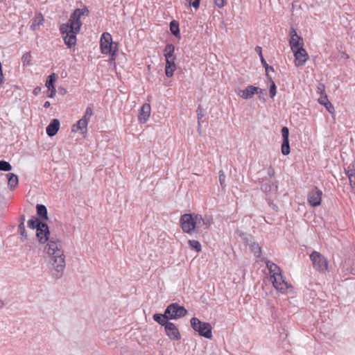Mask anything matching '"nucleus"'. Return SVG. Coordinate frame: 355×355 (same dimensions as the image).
Listing matches in <instances>:
<instances>
[{"label":"nucleus","instance_id":"obj_1","mask_svg":"<svg viewBox=\"0 0 355 355\" xmlns=\"http://www.w3.org/2000/svg\"><path fill=\"white\" fill-rule=\"evenodd\" d=\"M36 237L40 244L46 243L44 252L47 254L51 277L55 279H60L65 269L62 241L56 236L51 235L49 225L45 222L36 230Z\"/></svg>","mask_w":355,"mask_h":355},{"label":"nucleus","instance_id":"obj_2","mask_svg":"<svg viewBox=\"0 0 355 355\" xmlns=\"http://www.w3.org/2000/svg\"><path fill=\"white\" fill-rule=\"evenodd\" d=\"M83 23L73 12L71 14L67 23L61 24L59 28L60 33L68 49H71L76 44V35L81 30Z\"/></svg>","mask_w":355,"mask_h":355},{"label":"nucleus","instance_id":"obj_3","mask_svg":"<svg viewBox=\"0 0 355 355\" xmlns=\"http://www.w3.org/2000/svg\"><path fill=\"white\" fill-rule=\"evenodd\" d=\"M101 51L103 54H109L114 60L118 51V43L112 42L109 33H103L100 40Z\"/></svg>","mask_w":355,"mask_h":355},{"label":"nucleus","instance_id":"obj_4","mask_svg":"<svg viewBox=\"0 0 355 355\" xmlns=\"http://www.w3.org/2000/svg\"><path fill=\"white\" fill-rule=\"evenodd\" d=\"M180 223L184 233L191 234L199 232L197 222H196V214H184L180 217Z\"/></svg>","mask_w":355,"mask_h":355},{"label":"nucleus","instance_id":"obj_5","mask_svg":"<svg viewBox=\"0 0 355 355\" xmlns=\"http://www.w3.org/2000/svg\"><path fill=\"white\" fill-rule=\"evenodd\" d=\"M190 322L192 329L200 336L206 338L212 337V327L209 322H202L196 317L192 318Z\"/></svg>","mask_w":355,"mask_h":355},{"label":"nucleus","instance_id":"obj_6","mask_svg":"<svg viewBox=\"0 0 355 355\" xmlns=\"http://www.w3.org/2000/svg\"><path fill=\"white\" fill-rule=\"evenodd\" d=\"M259 182L260 184V188L263 192L266 195V200L269 205L272 204V200L270 198L271 194L276 195L278 191V186L277 182H272L268 180L266 178H259Z\"/></svg>","mask_w":355,"mask_h":355},{"label":"nucleus","instance_id":"obj_7","mask_svg":"<svg viewBox=\"0 0 355 355\" xmlns=\"http://www.w3.org/2000/svg\"><path fill=\"white\" fill-rule=\"evenodd\" d=\"M187 310L177 302L169 304L165 309V315H168L169 320H178L185 316Z\"/></svg>","mask_w":355,"mask_h":355},{"label":"nucleus","instance_id":"obj_8","mask_svg":"<svg viewBox=\"0 0 355 355\" xmlns=\"http://www.w3.org/2000/svg\"><path fill=\"white\" fill-rule=\"evenodd\" d=\"M310 259L312 261L313 268L315 270L322 272H324L327 270V260L320 252L313 251L310 254Z\"/></svg>","mask_w":355,"mask_h":355},{"label":"nucleus","instance_id":"obj_9","mask_svg":"<svg viewBox=\"0 0 355 355\" xmlns=\"http://www.w3.org/2000/svg\"><path fill=\"white\" fill-rule=\"evenodd\" d=\"M271 279L273 286L281 293H285L288 288H291V285L288 284L282 272H279L276 275H271Z\"/></svg>","mask_w":355,"mask_h":355},{"label":"nucleus","instance_id":"obj_10","mask_svg":"<svg viewBox=\"0 0 355 355\" xmlns=\"http://www.w3.org/2000/svg\"><path fill=\"white\" fill-rule=\"evenodd\" d=\"M292 51L295 57L294 62L295 67H299L304 65L309 58V55L303 46L296 48L292 50Z\"/></svg>","mask_w":355,"mask_h":355},{"label":"nucleus","instance_id":"obj_11","mask_svg":"<svg viewBox=\"0 0 355 355\" xmlns=\"http://www.w3.org/2000/svg\"><path fill=\"white\" fill-rule=\"evenodd\" d=\"M322 191L317 187H314L308 194V202L312 207L320 205Z\"/></svg>","mask_w":355,"mask_h":355},{"label":"nucleus","instance_id":"obj_12","mask_svg":"<svg viewBox=\"0 0 355 355\" xmlns=\"http://www.w3.org/2000/svg\"><path fill=\"white\" fill-rule=\"evenodd\" d=\"M289 35V44L291 50L300 47L301 46H304L302 37L297 35L296 30L293 27H291Z\"/></svg>","mask_w":355,"mask_h":355},{"label":"nucleus","instance_id":"obj_13","mask_svg":"<svg viewBox=\"0 0 355 355\" xmlns=\"http://www.w3.org/2000/svg\"><path fill=\"white\" fill-rule=\"evenodd\" d=\"M165 331L168 338L172 340H178L181 338L180 333L177 327L171 322L164 327Z\"/></svg>","mask_w":355,"mask_h":355},{"label":"nucleus","instance_id":"obj_14","mask_svg":"<svg viewBox=\"0 0 355 355\" xmlns=\"http://www.w3.org/2000/svg\"><path fill=\"white\" fill-rule=\"evenodd\" d=\"M196 222H197L198 230L201 227H204V228L207 230L213 223V218L210 216L205 215L202 216L200 214H196Z\"/></svg>","mask_w":355,"mask_h":355},{"label":"nucleus","instance_id":"obj_15","mask_svg":"<svg viewBox=\"0 0 355 355\" xmlns=\"http://www.w3.org/2000/svg\"><path fill=\"white\" fill-rule=\"evenodd\" d=\"M240 96L243 99L251 98L256 92H261L260 88L254 85H249L243 90H241Z\"/></svg>","mask_w":355,"mask_h":355},{"label":"nucleus","instance_id":"obj_16","mask_svg":"<svg viewBox=\"0 0 355 355\" xmlns=\"http://www.w3.org/2000/svg\"><path fill=\"white\" fill-rule=\"evenodd\" d=\"M150 114V105L148 103L142 105L139 110V121L140 123H146Z\"/></svg>","mask_w":355,"mask_h":355},{"label":"nucleus","instance_id":"obj_17","mask_svg":"<svg viewBox=\"0 0 355 355\" xmlns=\"http://www.w3.org/2000/svg\"><path fill=\"white\" fill-rule=\"evenodd\" d=\"M60 121L57 119H53L46 128V132L48 136H55L60 129Z\"/></svg>","mask_w":355,"mask_h":355},{"label":"nucleus","instance_id":"obj_18","mask_svg":"<svg viewBox=\"0 0 355 355\" xmlns=\"http://www.w3.org/2000/svg\"><path fill=\"white\" fill-rule=\"evenodd\" d=\"M36 211L37 215L39 218L42 221L47 220L48 218V211L45 205L42 204H37L36 205Z\"/></svg>","mask_w":355,"mask_h":355},{"label":"nucleus","instance_id":"obj_19","mask_svg":"<svg viewBox=\"0 0 355 355\" xmlns=\"http://www.w3.org/2000/svg\"><path fill=\"white\" fill-rule=\"evenodd\" d=\"M88 122L83 119L78 121L76 125H73L72 131L76 132L80 131V133L84 134L87 132V127Z\"/></svg>","mask_w":355,"mask_h":355},{"label":"nucleus","instance_id":"obj_20","mask_svg":"<svg viewBox=\"0 0 355 355\" xmlns=\"http://www.w3.org/2000/svg\"><path fill=\"white\" fill-rule=\"evenodd\" d=\"M8 179V185L10 190H14L18 185L19 179L18 176L12 173L6 174Z\"/></svg>","mask_w":355,"mask_h":355},{"label":"nucleus","instance_id":"obj_21","mask_svg":"<svg viewBox=\"0 0 355 355\" xmlns=\"http://www.w3.org/2000/svg\"><path fill=\"white\" fill-rule=\"evenodd\" d=\"M153 318L159 324L164 327H165L167 323L170 322L168 315H165V311L164 313H155L153 315Z\"/></svg>","mask_w":355,"mask_h":355},{"label":"nucleus","instance_id":"obj_22","mask_svg":"<svg viewBox=\"0 0 355 355\" xmlns=\"http://www.w3.org/2000/svg\"><path fill=\"white\" fill-rule=\"evenodd\" d=\"M170 31L171 33L178 38H180V31L179 22L176 20H172L170 22Z\"/></svg>","mask_w":355,"mask_h":355},{"label":"nucleus","instance_id":"obj_23","mask_svg":"<svg viewBox=\"0 0 355 355\" xmlns=\"http://www.w3.org/2000/svg\"><path fill=\"white\" fill-rule=\"evenodd\" d=\"M266 267L270 272V276L271 275L275 276V275H277L279 272H282L281 268L277 264L274 263L273 262H272L270 261H268L266 262Z\"/></svg>","mask_w":355,"mask_h":355},{"label":"nucleus","instance_id":"obj_24","mask_svg":"<svg viewBox=\"0 0 355 355\" xmlns=\"http://www.w3.org/2000/svg\"><path fill=\"white\" fill-rule=\"evenodd\" d=\"M175 46L173 44H167L164 49L165 59L175 58L174 55Z\"/></svg>","mask_w":355,"mask_h":355},{"label":"nucleus","instance_id":"obj_25","mask_svg":"<svg viewBox=\"0 0 355 355\" xmlns=\"http://www.w3.org/2000/svg\"><path fill=\"white\" fill-rule=\"evenodd\" d=\"M44 221L40 220L39 218L33 216L30 220L27 222V225L30 229L37 230L42 223H44Z\"/></svg>","mask_w":355,"mask_h":355},{"label":"nucleus","instance_id":"obj_26","mask_svg":"<svg viewBox=\"0 0 355 355\" xmlns=\"http://www.w3.org/2000/svg\"><path fill=\"white\" fill-rule=\"evenodd\" d=\"M236 233L246 245H250V243L254 241V237L250 234L244 233L240 230H237Z\"/></svg>","mask_w":355,"mask_h":355},{"label":"nucleus","instance_id":"obj_27","mask_svg":"<svg viewBox=\"0 0 355 355\" xmlns=\"http://www.w3.org/2000/svg\"><path fill=\"white\" fill-rule=\"evenodd\" d=\"M73 13L80 19L82 16H89V11L86 6H84L82 8H76L73 11Z\"/></svg>","mask_w":355,"mask_h":355},{"label":"nucleus","instance_id":"obj_28","mask_svg":"<svg viewBox=\"0 0 355 355\" xmlns=\"http://www.w3.org/2000/svg\"><path fill=\"white\" fill-rule=\"evenodd\" d=\"M250 248L251 252L254 254L257 257H260L261 255V249L258 243L254 241L250 243Z\"/></svg>","mask_w":355,"mask_h":355},{"label":"nucleus","instance_id":"obj_29","mask_svg":"<svg viewBox=\"0 0 355 355\" xmlns=\"http://www.w3.org/2000/svg\"><path fill=\"white\" fill-rule=\"evenodd\" d=\"M267 78L270 82V89H269L270 97L271 98H273L277 94V87H276L275 82L272 80V77L269 74H267Z\"/></svg>","mask_w":355,"mask_h":355},{"label":"nucleus","instance_id":"obj_30","mask_svg":"<svg viewBox=\"0 0 355 355\" xmlns=\"http://www.w3.org/2000/svg\"><path fill=\"white\" fill-rule=\"evenodd\" d=\"M56 78H57V76L55 73H53L50 74L49 76H48L46 83H45V86L47 88L54 87H55L54 83L56 81Z\"/></svg>","mask_w":355,"mask_h":355},{"label":"nucleus","instance_id":"obj_31","mask_svg":"<svg viewBox=\"0 0 355 355\" xmlns=\"http://www.w3.org/2000/svg\"><path fill=\"white\" fill-rule=\"evenodd\" d=\"M281 151L284 155H288L291 152L289 140H282Z\"/></svg>","mask_w":355,"mask_h":355},{"label":"nucleus","instance_id":"obj_32","mask_svg":"<svg viewBox=\"0 0 355 355\" xmlns=\"http://www.w3.org/2000/svg\"><path fill=\"white\" fill-rule=\"evenodd\" d=\"M188 244L191 249L196 250L197 252L201 251L202 248L199 241L196 240H189Z\"/></svg>","mask_w":355,"mask_h":355},{"label":"nucleus","instance_id":"obj_33","mask_svg":"<svg viewBox=\"0 0 355 355\" xmlns=\"http://www.w3.org/2000/svg\"><path fill=\"white\" fill-rule=\"evenodd\" d=\"M12 169L11 164L5 160H0V171H10Z\"/></svg>","mask_w":355,"mask_h":355},{"label":"nucleus","instance_id":"obj_34","mask_svg":"<svg viewBox=\"0 0 355 355\" xmlns=\"http://www.w3.org/2000/svg\"><path fill=\"white\" fill-rule=\"evenodd\" d=\"M93 114V110H92V108L90 105L87 106L86 110H85V112L83 115V116L81 118L85 121H87V122H89L91 116H92Z\"/></svg>","mask_w":355,"mask_h":355},{"label":"nucleus","instance_id":"obj_35","mask_svg":"<svg viewBox=\"0 0 355 355\" xmlns=\"http://www.w3.org/2000/svg\"><path fill=\"white\" fill-rule=\"evenodd\" d=\"M261 62L263 65V67L265 68V70H266V75L267 76V74H268V71H272L274 72V68L271 66H269L268 64V62H266V60L264 59L263 56H261Z\"/></svg>","mask_w":355,"mask_h":355},{"label":"nucleus","instance_id":"obj_36","mask_svg":"<svg viewBox=\"0 0 355 355\" xmlns=\"http://www.w3.org/2000/svg\"><path fill=\"white\" fill-rule=\"evenodd\" d=\"M197 116H198V121H202V119L205 115V110L201 107V105H198L196 110Z\"/></svg>","mask_w":355,"mask_h":355},{"label":"nucleus","instance_id":"obj_37","mask_svg":"<svg viewBox=\"0 0 355 355\" xmlns=\"http://www.w3.org/2000/svg\"><path fill=\"white\" fill-rule=\"evenodd\" d=\"M21 60L24 65H29L31 60V53L29 52L24 53L21 58Z\"/></svg>","mask_w":355,"mask_h":355},{"label":"nucleus","instance_id":"obj_38","mask_svg":"<svg viewBox=\"0 0 355 355\" xmlns=\"http://www.w3.org/2000/svg\"><path fill=\"white\" fill-rule=\"evenodd\" d=\"M282 140H289V129L284 126L281 130Z\"/></svg>","mask_w":355,"mask_h":355},{"label":"nucleus","instance_id":"obj_39","mask_svg":"<svg viewBox=\"0 0 355 355\" xmlns=\"http://www.w3.org/2000/svg\"><path fill=\"white\" fill-rule=\"evenodd\" d=\"M329 102L328 100V97L327 94L320 95V97L318 98V103L322 105H327Z\"/></svg>","mask_w":355,"mask_h":355},{"label":"nucleus","instance_id":"obj_40","mask_svg":"<svg viewBox=\"0 0 355 355\" xmlns=\"http://www.w3.org/2000/svg\"><path fill=\"white\" fill-rule=\"evenodd\" d=\"M175 69H176V67H171L169 68H168V67H165L166 76L168 78L172 77Z\"/></svg>","mask_w":355,"mask_h":355},{"label":"nucleus","instance_id":"obj_41","mask_svg":"<svg viewBox=\"0 0 355 355\" xmlns=\"http://www.w3.org/2000/svg\"><path fill=\"white\" fill-rule=\"evenodd\" d=\"M165 60H166L165 67H168V68H169L171 67H176V64L175 62V58H168V59H165Z\"/></svg>","mask_w":355,"mask_h":355},{"label":"nucleus","instance_id":"obj_42","mask_svg":"<svg viewBox=\"0 0 355 355\" xmlns=\"http://www.w3.org/2000/svg\"><path fill=\"white\" fill-rule=\"evenodd\" d=\"M219 182L221 187H224L225 186V175L223 171H219Z\"/></svg>","mask_w":355,"mask_h":355},{"label":"nucleus","instance_id":"obj_43","mask_svg":"<svg viewBox=\"0 0 355 355\" xmlns=\"http://www.w3.org/2000/svg\"><path fill=\"white\" fill-rule=\"evenodd\" d=\"M214 3L216 6L221 8L227 4V0H214Z\"/></svg>","mask_w":355,"mask_h":355},{"label":"nucleus","instance_id":"obj_44","mask_svg":"<svg viewBox=\"0 0 355 355\" xmlns=\"http://www.w3.org/2000/svg\"><path fill=\"white\" fill-rule=\"evenodd\" d=\"M317 92L319 93L320 95L326 94L325 92V86L323 83H320Z\"/></svg>","mask_w":355,"mask_h":355},{"label":"nucleus","instance_id":"obj_45","mask_svg":"<svg viewBox=\"0 0 355 355\" xmlns=\"http://www.w3.org/2000/svg\"><path fill=\"white\" fill-rule=\"evenodd\" d=\"M324 106L330 114H333L334 112V107L330 101L328 102V103L327 105H324Z\"/></svg>","mask_w":355,"mask_h":355},{"label":"nucleus","instance_id":"obj_46","mask_svg":"<svg viewBox=\"0 0 355 355\" xmlns=\"http://www.w3.org/2000/svg\"><path fill=\"white\" fill-rule=\"evenodd\" d=\"M189 5L192 6L195 9L199 8L200 0H189Z\"/></svg>","mask_w":355,"mask_h":355},{"label":"nucleus","instance_id":"obj_47","mask_svg":"<svg viewBox=\"0 0 355 355\" xmlns=\"http://www.w3.org/2000/svg\"><path fill=\"white\" fill-rule=\"evenodd\" d=\"M349 180L351 187L355 188V173H350V175H349Z\"/></svg>","mask_w":355,"mask_h":355},{"label":"nucleus","instance_id":"obj_48","mask_svg":"<svg viewBox=\"0 0 355 355\" xmlns=\"http://www.w3.org/2000/svg\"><path fill=\"white\" fill-rule=\"evenodd\" d=\"M260 90L262 92H256V94H257L259 95V98L261 101L264 102L265 101V96L266 95V90L261 89V88H260Z\"/></svg>","mask_w":355,"mask_h":355},{"label":"nucleus","instance_id":"obj_49","mask_svg":"<svg viewBox=\"0 0 355 355\" xmlns=\"http://www.w3.org/2000/svg\"><path fill=\"white\" fill-rule=\"evenodd\" d=\"M49 89V94H48V97L49 98H53L56 94V89H55V87H51V88H48Z\"/></svg>","mask_w":355,"mask_h":355},{"label":"nucleus","instance_id":"obj_50","mask_svg":"<svg viewBox=\"0 0 355 355\" xmlns=\"http://www.w3.org/2000/svg\"><path fill=\"white\" fill-rule=\"evenodd\" d=\"M19 234L22 236L21 237L22 241H24V239H28V235L26 234V229L19 230Z\"/></svg>","mask_w":355,"mask_h":355},{"label":"nucleus","instance_id":"obj_51","mask_svg":"<svg viewBox=\"0 0 355 355\" xmlns=\"http://www.w3.org/2000/svg\"><path fill=\"white\" fill-rule=\"evenodd\" d=\"M43 19H43V17H42V14H40V15L35 19V22H33L32 24L31 27H33V26H35L37 20L39 21V22L37 23V24H39L42 21H43Z\"/></svg>","mask_w":355,"mask_h":355},{"label":"nucleus","instance_id":"obj_52","mask_svg":"<svg viewBox=\"0 0 355 355\" xmlns=\"http://www.w3.org/2000/svg\"><path fill=\"white\" fill-rule=\"evenodd\" d=\"M346 271L353 275H355V263H353V266L351 267V268H346Z\"/></svg>","mask_w":355,"mask_h":355},{"label":"nucleus","instance_id":"obj_53","mask_svg":"<svg viewBox=\"0 0 355 355\" xmlns=\"http://www.w3.org/2000/svg\"><path fill=\"white\" fill-rule=\"evenodd\" d=\"M41 91H42V88L39 86H37L36 87L34 88V89L33 91V94L35 96H38L41 93Z\"/></svg>","mask_w":355,"mask_h":355},{"label":"nucleus","instance_id":"obj_54","mask_svg":"<svg viewBox=\"0 0 355 355\" xmlns=\"http://www.w3.org/2000/svg\"><path fill=\"white\" fill-rule=\"evenodd\" d=\"M275 170L274 168L272 167V166H270L268 168V175L270 177V178H272L274 175H275Z\"/></svg>","mask_w":355,"mask_h":355},{"label":"nucleus","instance_id":"obj_55","mask_svg":"<svg viewBox=\"0 0 355 355\" xmlns=\"http://www.w3.org/2000/svg\"><path fill=\"white\" fill-rule=\"evenodd\" d=\"M58 92L60 95L64 96L67 94V91L65 88H64L62 87H60L58 88Z\"/></svg>","mask_w":355,"mask_h":355},{"label":"nucleus","instance_id":"obj_56","mask_svg":"<svg viewBox=\"0 0 355 355\" xmlns=\"http://www.w3.org/2000/svg\"><path fill=\"white\" fill-rule=\"evenodd\" d=\"M255 50H256V51L259 53V57H260V58H261V56H263V55H262V49H261V47H260V46H257V47L255 48Z\"/></svg>","mask_w":355,"mask_h":355},{"label":"nucleus","instance_id":"obj_57","mask_svg":"<svg viewBox=\"0 0 355 355\" xmlns=\"http://www.w3.org/2000/svg\"><path fill=\"white\" fill-rule=\"evenodd\" d=\"M345 172H346V174L348 178H349V175H350V173H355V171L352 168L349 169V167H348L347 170H345Z\"/></svg>","mask_w":355,"mask_h":355},{"label":"nucleus","instance_id":"obj_58","mask_svg":"<svg viewBox=\"0 0 355 355\" xmlns=\"http://www.w3.org/2000/svg\"><path fill=\"white\" fill-rule=\"evenodd\" d=\"M18 228L19 230H24V229H26L25 228V225L24 223H19V225H18Z\"/></svg>","mask_w":355,"mask_h":355},{"label":"nucleus","instance_id":"obj_59","mask_svg":"<svg viewBox=\"0 0 355 355\" xmlns=\"http://www.w3.org/2000/svg\"><path fill=\"white\" fill-rule=\"evenodd\" d=\"M25 219H26V218H25V216L24 214H22V215H21L19 216V221H20V223H24Z\"/></svg>","mask_w":355,"mask_h":355},{"label":"nucleus","instance_id":"obj_60","mask_svg":"<svg viewBox=\"0 0 355 355\" xmlns=\"http://www.w3.org/2000/svg\"><path fill=\"white\" fill-rule=\"evenodd\" d=\"M198 131L200 134H201V122L198 121Z\"/></svg>","mask_w":355,"mask_h":355},{"label":"nucleus","instance_id":"obj_61","mask_svg":"<svg viewBox=\"0 0 355 355\" xmlns=\"http://www.w3.org/2000/svg\"><path fill=\"white\" fill-rule=\"evenodd\" d=\"M51 105V103L49 101H46L44 104V108H49Z\"/></svg>","mask_w":355,"mask_h":355},{"label":"nucleus","instance_id":"obj_62","mask_svg":"<svg viewBox=\"0 0 355 355\" xmlns=\"http://www.w3.org/2000/svg\"><path fill=\"white\" fill-rule=\"evenodd\" d=\"M5 305V303L3 300H0V309H2Z\"/></svg>","mask_w":355,"mask_h":355},{"label":"nucleus","instance_id":"obj_63","mask_svg":"<svg viewBox=\"0 0 355 355\" xmlns=\"http://www.w3.org/2000/svg\"><path fill=\"white\" fill-rule=\"evenodd\" d=\"M160 355H163V354H160Z\"/></svg>","mask_w":355,"mask_h":355}]
</instances>
